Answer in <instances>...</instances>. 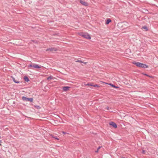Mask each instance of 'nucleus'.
Returning <instances> with one entry per match:
<instances>
[{
  "label": "nucleus",
  "instance_id": "obj_7",
  "mask_svg": "<svg viewBox=\"0 0 158 158\" xmlns=\"http://www.w3.org/2000/svg\"><path fill=\"white\" fill-rule=\"evenodd\" d=\"M70 87L69 86H64L62 87L61 88L64 91H68Z\"/></svg>",
  "mask_w": 158,
  "mask_h": 158
},
{
  "label": "nucleus",
  "instance_id": "obj_21",
  "mask_svg": "<svg viewBox=\"0 0 158 158\" xmlns=\"http://www.w3.org/2000/svg\"><path fill=\"white\" fill-rule=\"evenodd\" d=\"M145 151L144 150H143L142 151V153H143V154H145Z\"/></svg>",
  "mask_w": 158,
  "mask_h": 158
},
{
  "label": "nucleus",
  "instance_id": "obj_15",
  "mask_svg": "<svg viewBox=\"0 0 158 158\" xmlns=\"http://www.w3.org/2000/svg\"><path fill=\"white\" fill-rule=\"evenodd\" d=\"M142 28L145 29L146 31H147L148 30V29L147 28V27L146 26H144Z\"/></svg>",
  "mask_w": 158,
  "mask_h": 158
},
{
  "label": "nucleus",
  "instance_id": "obj_24",
  "mask_svg": "<svg viewBox=\"0 0 158 158\" xmlns=\"http://www.w3.org/2000/svg\"><path fill=\"white\" fill-rule=\"evenodd\" d=\"M101 148V146H99L98 148H97V149L99 150V149L100 148Z\"/></svg>",
  "mask_w": 158,
  "mask_h": 158
},
{
  "label": "nucleus",
  "instance_id": "obj_8",
  "mask_svg": "<svg viewBox=\"0 0 158 158\" xmlns=\"http://www.w3.org/2000/svg\"><path fill=\"white\" fill-rule=\"evenodd\" d=\"M56 49L55 48H49L47 49L46 50L47 51H50V52H52V51H56Z\"/></svg>",
  "mask_w": 158,
  "mask_h": 158
},
{
  "label": "nucleus",
  "instance_id": "obj_20",
  "mask_svg": "<svg viewBox=\"0 0 158 158\" xmlns=\"http://www.w3.org/2000/svg\"><path fill=\"white\" fill-rule=\"evenodd\" d=\"M110 109H111V108H110L107 107V108H105V110L107 109L108 110H110Z\"/></svg>",
  "mask_w": 158,
  "mask_h": 158
},
{
  "label": "nucleus",
  "instance_id": "obj_19",
  "mask_svg": "<svg viewBox=\"0 0 158 158\" xmlns=\"http://www.w3.org/2000/svg\"><path fill=\"white\" fill-rule=\"evenodd\" d=\"M53 138H54L55 139H57V140H59V139L58 138H57V137H56V136H53Z\"/></svg>",
  "mask_w": 158,
  "mask_h": 158
},
{
  "label": "nucleus",
  "instance_id": "obj_30",
  "mask_svg": "<svg viewBox=\"0 0 158 158\" xmlns=\"http://www.w3.org/2000/svg\"><path fill=\"white\" fill-rule=\"evenodd\" d=\"M0 145H1V143H0Z\"/></svg>",
  "mask_w": 158,
  "mask_h": 158
},
{
  "label": "nucleus",
  "instance_id": "obj_26",
  "mask_svg": "<svg viewBox=\"0 0 158 158\" xmlns=\"http://www.w3.org/2000/svg\"><path fill=\"white\" fill-rule=\"evenodd\" d=\"M93 85H93L92 84L90 83L89 86H93Z\"/></svg>",
  "mask_w": 158,
  "mask_h": 158
},
{
  "label": "nucleus",
  "instance_id": "obj_25",
  "mask_svg": "<svg viewBox=\"0 0 158 158\" xmlns=\"http://www.w3.org/2000/svg\"><path fill=\"white\" fill-rule=\"evenodd\" d=\"M90 84V83H88L86 85H89Z\"/></svg>",
  "mask_w": 158,
  "mask_h": 158
},
{
  "label": "nucleus",
  "instance_id": "obj_4",
  "mask_svg": "<svg viewBox=\"0 0 158 158\" xmlns=\"http://www.w3.org/2000/svg\"><path fill=\"white\" fill-rule=\"evenodd\" d=\"M139 67L142 68H147L148 67V66L146 64L140 63L139 64Z\"/></svg>",
  "mask_w": 158,
  "mask_h": 158
},
{
  "label": "nucleus",
  "instance_id": "obj_28",
  "mask_svg": "<svg viewBox=\"0 0 158 158\" xmlns=\"http://www.w3.org/2000/svg\"><path fill=\"white\" fill-rule=\"evenodd\" d=\"M98 149H97V150H96L95 151V152H98Z\"/></svg>",
  "mask_w": 158,
  "mask_h": 158
},
{
  "label": "nucleus",
  "instance_id": "obj_17",
  "mask_svg": "<svg viewBox=\"0 0 158 158\" xmlns=\"http://www.w3.org/2000/svg\"><path fill=\"white\" fill-rule=\"evenodd\" d=\"M37 109H39L40 108V107L37 105H36L34 106Z\"/></svg>",
  "mask_w": 158,
  "mask_h": 158
},
{
  "label": "nucleus",
  "instance_id": "obj_18",
  "mask_svg": "<svg viewBox=\"0 0 158 158\" xmlns=\"http://www.w3.org/2000/svg\"><path fill=\"white\" fill-rule=\"evenodd\" d=\"M93 87H100V86L98 85L95 84V85H94Z\"/></svg>",
  "mask_w": 158,
  "mask_h": 158
},
{
  "label": "nucleus",
  "instance_id": "obj_3",
  "mask_svg": "<svg viewBox=\"0 0 158 158\" xmlns=\"http://www.w3.org/2000/svg\"><path fill=\"white\" fill-rule=\"evenodd\" d=\"M22 99L23 101H28L30 102H32L33 100V98H28L24 96H23L22 97Z\"/></svg>",
  "mask_w": 158,
  "mask_h": 158
},
{
  "label": "nucleus",
  "instance_id": "obj_11",
  "mask_svg": "<svg viewBox=\"0 0 158 158\" xmlns=\"http://www.w3.org/2000/svg\"><path fill=\"white\" fill-rule=\"evenodd\" d=\"M24 81L26 82H28L29 81V79L28 78V77L26 76H25L24 77Z\"/></svg>",
  "mask_w": 158,
  "mask_h": 158
},
{
  "label": "nucleus",
  "instance_id": "obj_29",
  "mask_svg": "<svg viewBox=\"0 0 158 158\" xmlns=\"http://www.w3.org/2000/svg\"><path fill=\"white\" fill-rule=\"evenodd\" d=\"M1 142V140H0V142Z\"/></svg>",
  "mask_w": 158,
  "mask_h": 158
},
{
  "label": "nucleus",
  "instance_id": "obj_1",
  "mask_svg": "<svg viewBox=\"0 0 158 158\" xmlns=\"http://www.w3.org/2000/svg\"><path fill=\"white\" fill-rule=\"evenodd\" d=\"M28 68L29 69H34V68L40 69L41 68V66H39L36 64L31 63L28 65Z\"/></svg>",
  "mask_w": 158,
  "mask_h": 158
},
{
  "label": "nucleus",
  "instance_id": "obj_2",
  "mask_svg": "<svg viewBox=\"0 0 158 158\" xmlns=\"http://www.w3.org/2000/svg\"><path fill=\"white\" fill-rule=\"evenodd\" d=\"M79 35L84 38L88 39H90L91 37L90 35L87 33H80Z\"/></svg>",
  "mask_w": 158,
  "mask_h": 158
},
{
  "label": "nucleus",
  "instance_id": "obj_22",
  "mask_svg": "<svg viewBox=\"0 0 158 158\" xmlns=\"http://www.w3.org/2000/svg\"><path fill=\"white\" fill-rule=\"evenodd\" d=\"M145 75L147 76H148L149 77H152V76H149V75H148V74H145Z\"/></svg>",
  "mask_w": 158,
  "mask_h": 158
},
{
  "label": "nucleus",
  "instance_id": "obj_14",
  "mask_svg": "<svg viewBox=\"0 0 158 158\" xmlns=\"http://www.w3.org/2000/svg\"><path fill=\"white\" fill-rule=\"evenodd\" d=\"M76 62H80L81 63H84L85 64L86 63V62H84L82 61H81V60H77L76 61Z\"/></svg>",
  "mask_w": 158,
  "mask_h": 158
},
{
  "label": "nucleus",
  "instance_id": "obj_13",
  "mask_svg": "<svg viewBox=\"0 0 158 158\" xmlns=\"http://www.w3.org/2000/svg\"><path fill=\"white\" fill-rule=\"evenodd\" d=\"M109 85H111V86H112V87H113L115 88H118V86H115V85H113V84H111V83H110L109 84Z\"/></svg>",
  "mask_w": 158,
  "mask_h": 158
},
{
  "label": "nucleus",
  "instance_id": "obj_23",
  "mask_svg": "<svg viewBox=\"0 0 158 158\" xmlns=\"http://www.w3.org/2000/svg\"><path fill=\"white\" fill-rule=\"evenodd\" d=\"M62 133H63V134H67V133L65 132H64V131H62Z\"/></svg>",
  "mask_w": 158,
  "mask_h": 158
},
{
  "label": "nucleus",
  "instance_id": "obj_27",
  "mask_svg": "<svg viewBox=\"0 0 158 158\" xmlns=\"http://www.w3.org/2000/svg\"><path fill=\"white\" fill-rule=\"evenodd\" d=\"M148 12V10H146L145 12L146 13H147Z\"/></svg>",
  "mask_w": 158,
  "mask_h": 158
},
{
  "label": "nucleus",
  "instance_id": "obj_16",
  "mask_svg": "<svg viewBox=\"0 0 158 158\" xmlns=\"http://www.w3.org/2000/svg\"><path fill=\"white\" fill-rule=\"evenodd\" d=\"M53 77L52 76H49V77H47V79L48 80H50V79H52Z\"/></svg>",
  "mask_w": 158,
  "mask_h": 158
},
{
  "label": "nucleus",
  "instance_id": "obj_5",
  "mask_svg": "<svg viewBox=\"0 0 158 158\" xmlns=\"http://www.w3.org/2000/svg\"><path fill=\"white\" fill-rule=\"evenodd\" d=\"M79 2L83 6H87L88 5V3L87 2L84 1L80 0Z\"/></svg>",
  "mask_w": 158,
  "mask_h": 158
},
{
  "label": "nucleus",
  "instance_id": "obj_9",
  "mask_svg": "<svg viewBox=\"0 0 158 158\" xmlns=\"http://www.w3.org/2000/svg\"><path fill=\"white\" fill-rule=\"evenodd\" d=\"M11 78L12 79L13 81L16 83H19V81L17 80H16L15 78L12 76H11Z\"/></svg>",
  "mask_w": 158,
  "mask_h": 158
},
{
  "label": "nucleus",
  "instance_id": "obj_12",
  "mask_svg": "<svg viewBox=\"0 0 158 158\" xmlns=\"http://www.w3.org/2000/svg\"><path fill=\"white\" fill-rule=\"evenodd\" d=\"M111 20L110 19H108L106 22V24H109L110 22H111Z\"/></svg>",
  "mask_w": 158,
  "mask_h": 158
},
{
  "label": "nucleus",
  "instance_id": "obj_10",
  "mask_svg": "<svg viewBox=\"0 0 158 158\" xmlns=\"http://www.w3.org/2000/svg\"><path fill=\"white\" fill-rule=\"evenodd\" d=\"M140 62H136L135 61H134L133 62V64L135 65L136 66L139 67V64Z\"/></svg>",
  "mask_w": 158,
  "mask_h": 158
},
{
  "label": "nucleus",
  "instance_id": "obj_6",
  "mask_svg": "<svg viewBox=\"0 0 158 158\" xmlns=\"http://www.w3.org/2000/svg\"><path fill=\"white\" fill-rule=\"evenodd\" d=\"M109 124L112 126L114 128H116L117 127V124L114 122H110L109 123Z\"/></svg>",
  "mask_w": 158,
  "mask_h": 158
}]
</instances>
